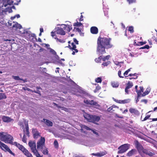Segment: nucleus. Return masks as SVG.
Returning <instances> with one entry per match:
<instances>
[{"mask_svg":"<svg viewBox=\"0 0 157 157\" xmlns=\"http://www.w3.org/2000/svg\"><path fill=\"white\" fill-rule=\"evenodd\" d=\"M110 38L98 37L97 41V52L99 55H102L106 53L105 49L112 48L113 45L111 43Z\"/></svg>","mask_w":157,"mask_h":157,"instance_id":"obj_1","label":"nucleus"},{"mask_svg":"<svg viewBox=\"0 0 157 157\" xmlns=\"http://www.w3.org/2000/svg\"><path fill=\"white\" fill-rule=\"evenodd\" d=\"M0 139L6 143L13 144V138L10 135L4 132H0Z\"/></svg>","mask_w":157,"mask_h":157,"instance_id":"obj_2","label":"nucleus"},{"mask_svg":"<svg viewBox=\"0 0 157 157\" xmlns=\"http://www.w3.org/2000/svg\"><path fill=\"white\" fill-rule=\"evenodd\" d=\"M28 145L30 147L32 152L36 157H43V155H40L38 150L36 149V145L35 141L30 140L28 143Z\"/></svg>","mask_w":157,"mask_h":157,"instance_id":"obj_3","label":"nucleus"},{"mask_svg":"<svg viewBox=\"0 0 157 157\" xmlns=\"http://www.w3.org/2000/svg\"><path fill=\"white\" fill-rule=\"evenodd\" d=\"M85 119L89 122H93L94 123H96V122H98L100 120V118L99 116L94 115H90L87 114L84 116Z\"/></svg>","mask_w":157,"mask_h":157,"instance_id":"obj_4","label":"nucleus"},{"mask_svg":"<svg viewBox=\"0 0 157 157\" xmlns=\"http://www.w3.org/2000/svg\"><path fill=\"white\" fill-rule=\"evenodd\" d=\"M130 145V144H125L120 146L118 148L119 151H118L117 153L122 154L125 152L129 149Z\"/></svg>","mask_w":157,"mask_h":157,"instance_id":"obj_5","label":"nucleus"},{"mask_svg":"<svg viewBox=\"0 0 157 157\" xmlns=\"http://www.w3.org/2000/svg\"><path fill=\"white\" fill-rule=\"evenodd\" d=\"M73 40L74 43L73 42L71 43V46L70 45H68V47L70 48V49L72 50V51H73L72 53V54L73 55H75L76 52L77 53L78 52V50L76 48V47L75 45V43L76 44H78V41L75 38H74Z\"/></svg>","mask_w":157,"mask_h":157,"instance_id":"obj_6","label":"nucleus"},{"mask_svg":"<svg viewBox=\"0 0 157 157\" xmlns=\"http://www.w3.org/2000/svg\"><path fill=\"white\" fill-rule=\"evenodd\" d=\"M45 139L44 137H41L40 139L37 143V149H43L45 148Z\"/></svg>","mask_w":157,"mask_h":157,"instance_id":"obj_7","label":"nucleus"},{"mask_svg":"<svg viewBox=\"0 0 157 157\" xmlns=\"http://www.w3.org/2000/svg\"><path fill=\"white\" fill-rule=\"evenodd\" d=\"M0 147L3 150L6 151H8L12 155L15 156V154L8 147L6 144L0 141Z\"/></svg>","mask_w":157,"mask_h":157,"instance_id":"obj_8","label":"nucleus"},{"mask_svg":"<svg viewBox=\"0 0 157 157\" xmlns=\"http://www.w3.org/2000/svg\"><path fill=\"white\" fill-rule=\"evenodd\" d=\"M113 100L117 103L119 104H125L129 103L130 101V100L129 99H124L123 100H118L114 98H113Z\"/></svg>","mask_w":157,"mask_h":157,"instance_id":"obj_9","label":"nucleus"},{"mask_svg":"<svg viewBox=\"0 0 157 157\" xmlns=\"http://www.w3.org/2000/svg\"><path fill=\"white\" fill-rule=\"evenodd\" d=\"M55 32L57 34L61 35H64L66 34L65 32L63 30V28L59 27L56 28Z\"/></svg>","mask_w":157,"mask_h":157,"instance_id":"obj_10","label":"nucleus"},{"mask_svg":"<svg viewBox=\"0 0 157 157\" xmlns=\"http://www.w3.org/2000/svg\"><path fill=\"white\" fill-rule=\"evenodd\" d=\"M32 132L33 135L34 139H36L40 136V133L36 128H33Z\"/></svg>","mask_w":157,"mask_h":157,"instance_id":"obj_11","label":"nucleus"},{"mask_svg":"<svg viewBox=\"0 0 157 157\" xmlns=\"http://www.w3.org/2000/svg\"><path fill=\"white\" fill-rule=\"evenodd\" d=\"M62 25L63 26V30H65L66 32H69L72 29L71 25H68L63 24Z\"/></svg>","mask_w":157,"mask_h":157,"instance_id":"obj_12","label":"nucleus"},{"mask_svg":"<svg viewBox=\"0 0 157 157\" xmlns=\"http://www.w3.org/2000/svg\"><path fill=\"white\" fill-rule=\"evenodd\" d=\"M14 144L23 152L26 148L22 145L20 144L17 142H15Z\"/></svg>","mask_w":157,"mask_h":157,"instance_id":"obj_13","label":"nucleus"},{"mask_svg":"<svg viewBox=\"0 0 157 157\" xmlns=\"http://www.w3.org/2000/svg\"><path fill=\"white\" fill-rule=\"evenodd\" d=\"M90 31L92 34H96L98 33V30L97 27L96 26H92L90 28Z\"/></svg>","mask_w":157,"mask_h":157,"instance_id":"obj_14","label":"nucleus"},{"mask_svg":"<svg viewBox=\"0 0 157 157\" xmlns=\"http://www.w3.org/2000/svg\"><path fill=\"white\" fill-rule=\"evenodd\" d=\"M129 112L132 114H133L136 116H138L140 114V112L136 109L133 108H130L129 109Z\"/></svg>","mask_w":157,"mask_h":157,"instance_id":"obj_15","label":"nucleus"},{"mask_svg":"<svg viewBox=\"0 0 157 157\" xmlns=\"http://www.w3.org/2000/svg\"><path fill=\"white\" fill-rule=\"evenodd\" d=\"M14 23L12 26V27L13 29L15 30H17L18 29H21L22 28L21 26L16 22H13Z\"/></svg>","mask_w":157,"mask_h":157,"instance_id":"obj_16","label":"nucleus"},{"mask_svg":"<svg viewBox=\"0 0 157 157\" xmlns=\"http://www.w3.org/2000/svg\"><path fill=\"white\" fill-rule=\"evenodd\" d=\"M2 120L4 122L6 123L10 122L13 121V119L10 117L4 116L2 117Z\"/></svg>","mask_w":157,"mask_h":157,"instance_id":"obj_17","label":"nucleus"},{"mask_svg":"<svg viewBox=\"0 0 157 157\" xmlns=\"http://www.w3.org/2000/svg\"><path fill=\"white\" fill-rule=\"evenodd\" d=\"M42 121L44 122L46 125L48 126H52L53 125L52 122L48 120L43 119V121Z\"/></svg>","mask_w":157,"mask_h":157,"instance_id":"obj_18","label":"nucleus"},{"mask_svg":"<svg viewBox=\"0 0 157 157\" xmlns=\"http://www.w3.org/2000/svg\"><path fill=\"white\" fill-rule=\"evenodd\" d=\"M136 152V149H132L128 152L127 154V156H131L135 154Z\"/></svg>","mask_w":157,"mask_h":157,"instance_id":"obj_19","label":"nucleus"},{"mask_svg":"<svg viewBox=\"0 0 157 157\" xmlns=\"http://www.w3.org/2000/svg\"><path fill=\"white\" fill-rule=\"evenodd\" d=\"M23 153L27 157H33L32 154L26 149L23 151Z\"/></svg>","mask_w":157,"mask_h":157,"instance_id":"obj_20","label":"nucleus"},{"mask_svg":"<svg viewBox=\"0 0 157 157\" xmlns=\"http://www.w3.org/2000/svg\"><path fill=\"white\" fill-rule=\"evenodd\" d=\"M143 152L144 153L146 154V155H148L150 156H152L154 155L153 153L148 151L146 149H144L143 151Z\"/></svg>","mask_w":157,"mask_h":157,"instance_id":"obj_21","label":"nucleus"},{"mask_svg":"<svg viewBox=\"0 0 157 157\" xmlns=\"http://www.w3.org/2000/svg\"><path fill=\"white\" fill-rule=\"evenodd\" d=\"M119 108L118 106L115 105H113L112 106L109 107L108 109H107V111L108 112H111V111L113 109L116 108L117 109H118Z\"/></svg>","mask_w":157,"mask_h":157,"instance_id":"obj_22","label":"nucleus"},{"mask_svg":"<svg viewBox=\"0 0 157 157\" xmlns=\"http://www.w3.org/2000/svg\"><path fill=\"white\" fill-rule=\"evenodd\" d=\"M111 84L113 87H117L119 85V83L115 81L112 82Z\"/></svg>","mask_w":157,"mask_h":157,"instance_id":"obj_23","label":"nucleus"},{"mask_svg":"<svg viewBox=\"0 0 157 157\" xmlns=\"http://www.w3.org/2000/svg\"><path fill=\"white\" fill-rule=\"evenodd\" d=\"M136 148L138 150L141 149L142 147V145L140 144L138 141H136Z\"/></svg>","mask_w":157,"mask_h":157,"instance_id":"obj_24","label":"nucleus"},{"mask_svg":"<svg viewBox=\"0 0 157 157\" xmlns=\"http://www.w3.org/2000/svg\"><path fill=\"white\" fill-rule=\"evenodd\" d=\"M110 62L109 61H108L107 62H104L101 64L102 67L103 68L105 66H107L109 64H110Z\"/></svg>","mask_w":157,"mask_h":157,"instance_id":"obj_25","label":"nucleus"},{"mask_svg":"<svg viewBox=\"0 0 157 157\" xmlns=\"http://www.w3.org/2000/svg\"><path fill=\"white\" fill-rule=\"evenodd\" d=\"M6 98V96L5 93H0V100Z\"/></svg>","mask_w":157,"mask_h":157,"instance_id":"obj_26","label":"nucleus"},{"mask_svg":"<svg viewBox=\"0 0 157 157\" xmlns=\"http://www.w3.org/2000/svg\"><path fill=\"white\" fill-rule=\"evenodd\" d=\"M42 151L43 154L44 155H47L48 154V151L47 150V148L45 147V148L43 149H41Z\"/></svg>","mask_w":157,"mask_h":157,"instance_id":"obj_27","label":"nucleus"},{"mask_svg":"<svg viewBox=\"0 0 157 157\" xmlns=\"http://www.w3.org/2000/svg\"><path fill=\"white\" fill-rule=\"evenodd\" d=\"M133 86V83L132 82H130V81H128V83L127 84L126 86V87L128 89H129L131 88Z\"/></svg>","mask_w":157,"mask_h":157,"instance_id":"obj_28","label":"nucleus"},{"mask_svg":"<svg viewBox=\"0 0 157 157\" xmlns=\"http://www.w3.org/2000/svg\"><path fill=\"white\" fill-rule=\"evenodd\" d=\"M102 59V56H100L97 58H96L95 59V61L96 62L98 63L99 62H101V61Z\"/></svg>","mask_w":157,"mask_h":157,"instance_id":"obj_29","label":"nucleus"},{"mask_svg":"<svg viewBox=\"0 0 157 157\" xmlns=\"http://www.w3.org/2000/svg\"><path fill=\"white\" fill-rule=\"evenodd\" d=\"M92 101H93V100H84V102L87 105H91L93 102H92Z\"/></svg>","mask_w":157,"mask_h":157,"instance_id":"obj_30","label":"nucleus"},{"mask_svg":"<svg viewBox=\"0 0 157 157\" xmlns=\"http://www.w3.org/2000/svg\"><path fill=\"white\" fill-rule=\"evenodd\" d=\"M106 153L105 152H100L98 153V157H101L104 156L105 155Z\"/></svg>","mask_w":157,"mask_h":157,"instance_id":"obj_31","label":"nucleus"},{"mask_svg":"<svg viewBox=\"0 0 157 157\" xmlns=\"http://www.w3.org/2000/svg\"><path fill=\"white\" fill-rule=\"evenodd\" d=\"M7 4L4 5L5 7H6L8 5H10L12 4L13 2L12 0H7Z\"/></svg>","mask_w":157,"mask_h":157,"instance_id":"obj_32","label":"nucleus"},{"mask_svg":"<svg viewBox=\"0 0 157 157\" xmlns=\"http://www.w3.org/2000/svg\"><path fill=\"white\" fill-rule=\"evenodd\" d=\"M150 90L147 89L142 94V96L144 97L146 95L148 94L150 92Z\"/></svg>","mask_w":157,"mask_h":157,"instance_id":"obj_33","label":"nucleus"},{"mask_svg":"<svg viewBox=\"0 0 157 157\" xmlns=\"http://www.w3.org/2000/svg\"><path fill=\"white\" fill-rule=\"evenodd\" d=\"M92 102H93L91 105V106H93L94 107H99L100 106L98 104V103L96 101H94L93 100V101H92Z\"/></svg>","mask_w":157,"mask_h":157,"instance_id":"obj_34","label":"nucleus"},{"mask_svg":"<svg viewBox=\"0 0 157 157\" xmlns=\"http://www.w3.org/2000/svg\"><path fill=\"white\" fill-rule=\"evenodd\" d=\"M73 25L75 26L80 27L82 25V24L80 22H77L75 23Z\"/></svg>","mask_w":157,"mask_h":157,"instance_id":"obj_35","label":"nucleus"},{"mask_svg":"<svg viewBox=\"0 0 157 157\" xmlns=\"http://www.w3.org/2000/svg\"><path fill=\"white\" fill-rule=\"evenodd\" d=\"M67 81L68 83H70L72 85H73L75 84V82L69 77V78L67 79Z\"/></svg>","mask_w":157,"mask_h":157,"instance_id":"obj_36","label":"nucleus"},{"mask_svg":"<svg viewBox=\"0 0 157 157\" xmlns=\"http://www.w3.org/2000/svg\"><path fill=\"white\" fill-rule=\"evenodd\" d=\"M110 55H108L105 56L104 57H102V60L103 61H105L106 60H108L110 58Z\"/></svg>","mask_w":157,"mask_h":157,"instance_id":"obj_37","label":"nucleus"},{"mask_svg":"<svg viewBox=\"0 0 157 157\" xmlns=\"http://www.w3.org/2000/svg\"><path fill=\"white\" fill-rule=\"evenodd\" d=\"M55 31L54 32H53V31H52L51 32V36L54 38L55 39H56L57 38V36L56 34L55 33Z\"/></svg>","mask_w":157,"mask_h":157,"instance_id":"obj_38","label":"nucleus"},{"mask_svg":"<svg viewBox=\"0 0 157 157\" xmlns=\"http://www.w3.org/2000/svg\"><path fill=\"white\" fill-rule=\"evenodd\" d=\"M128 31L130 32V33H133L134 32L133 27L132 26H129L128 28Z\"/></svg>","mask_w":157,"mask_h":157,"instance_id":"obj_39","label":"nucleus"},{"mask_svg":"<svg viewBox=\"0 0 157 157\" xmlns=\"http://www.w3.org/2000/svg\"><path fill=\"white\" fill-rule=\"evenodd\" d=\"M95 81L97 83H101L102 81L101 78V77H98L95 79Z\"/></svg>","mask_w":157,"mask_h":157,"instance_id":"obj_40","label":"nucleus"},{"mask_svg":"<svg viewBox=\"0 0 157 157\" xmlns=\"http://www.w3.org/2000/svg\"><path fill=\"white\" fill-rule=\"evenodd\" d=\"M54 144L56 148H58L59 147V144L57 141L55 140L54 142Z\"/></svg>","mask_w":157,"mask_h":157,"instance_id":"obj_41","label":"nucleus"},{"mask_svg":"<svg viewBox=\"0 0 157 157\" xmlns=\"http://www.w3.org/2000/svg\"><path fill=\"white\" fill-rule=\"evenodd\" d=\"M13 77L14 79L16 80H23L22 79L20 78L18 76H13Z\"/></svg>","mask_w":157,"mask_h":157,"instance_id":"obj_42","label":"nucleus"},{"mask_svg":"<svg viewBox=\"0 0 157 157\" xmlns=\"http://www.w3.org/2000/svg\"><path fill=\"white\" fill-rule=\"evenodd\" d=\"M136 92L137 93V95L138 97H140L141 96H142V92L140 90H136Z\"/></svg>","mask_w":157,"mask_h":157,"instance_id":"obj_43","label":"nucleus"},{"mask_svg":"<svg viewBox=\"0 0 157 157\" xmlns=\"http://www.w3.org/2000/svg\"><path fill=\"white\" fill-rule=\"evenodd\" d=\"M48 49L50 50V52L52 53V54L54 55H56V52L53 49L51 48H48Z\"/></svg>","mask_w":157,"mask_h":157,"instance_id":"obj_44","label":"nucleus"},{"mask_svg":"<svg viewBox=\"0 0 157 157\" xmlns=\"http://www.w3.org/2000/svg\"><path fill=\"white\" fill-rule=\"evenodd\" d=\"M26 140L27 139L25 136V134H24L23 137L22 138V141L23 142L25 143L26 142Z\"/></svg>","mask_w":157,"mask_h":157,"instance_id":"obj_45","label":"nucleus"},{"mask_svg":"<svg viewBox=\"0 0 157 157\" xmlns=\"http://www.w3.org/2000/svg\"><path fill=\"white\" fill-rule=\"evenodd\" d=\"M150 117V115H147L146 116L145 118L143 120H142V121H146L147 119H149Z\"/></svg>","mask_w":157,"mask_h":157,"instance_id":"obj_46","label":"nucleus"},{"mask_svg":"<svg viewBox=\"0 0 157 157\" xmlns=\"http://www.w3.org/2000/svg\"><path fill=\"white\" fill-rule=\"evenodd\" d=\"M82 127L84 129H85L87 130H91V128H89L88 127H87V126L85 125H83V126Z\"/></svg>","mask_w":157,"mask_h":157,"instance_id":"obj_47","label":"nucleus"},{"mask_svg":"<svg viewBox=\"0 0 157 157\" xmlns=\"http://www.w3.org/2000/svg\"><path fill=\"white\" fill-rule=\"evenodd\" d=\"M73 157H85L84 156L82 155H78L75 154L73 156Z\"/></svg>","mask_w":157,"mask_h":157,"instance_id":"obj_48","label":"nucleus"},{"mask_svg":"<svg viewBox=\"0 0 157 157\" xmlns=\"http://www.w3.org/2000/svg\"><path fill=\"white\" fill-rule=\"evenodd\" d=\"M127 2L129 3V4L135 3L136 2V0H127Z\"/></svg>","mask_w":157,"mask_h":157,"instance_id":"obj_49","label":"nucleus"},{"mask_svg":"<svg viewBox=\"0 0 157 157\" xmlns=\"http://www.w3.org/2000/svg\"><path fill=\"white\" fill-rule=\"evenodd\" d=\"M121 71H120V70L118 72V76H119V77L120 78H124V76L121 75Z\"/></svg>","mask_w":157,"mask_h":157,"instance_id":"obj_50","label":"nucleus"},{"mask_svg":"<svg viewBox=\"0 0 157 157\" xmlns=\"http://www.w3.org/2000/svg\"><path fill=\"white\" fill-rule=\"evenodd\" d=\"M26 131H29L28 124L27 123L25 124Z\"/></svg>","mask_w":157,"mask_h":157,"instance_id":"obj_51","label":"nucleus"},{"mask_svg":"<svg viewBox=\"0 0 157 157\" xmlns=\"http://www.w3.org/2000/svg\"><path fill=\"white\" fill-rule=\"evenodd\" d=\"M115 64L116 65H117V66H119L120 67H121V65L120 64V62H117V61H116L115 62Z\"/></svg>","mask_w":157,"mask_h":157,"instance_id":"obj_52","label":"nucleus"},{"mask_svg":"<svg viewBox=\"0 0 157 157\" xmlns=\"http://www.w3.org/2000/svg\"><path fill=\"white\" fill-rule=\"evenodd\" d=\"M144 47V49H148L150 47L148 45H146Z\"/></svg>","mask_w":157,"mask_h":157,"instance_id":"obj_53","label":"nucleus"},{"mask_svg":"<svg viewBox=\"0 0 157 157\" xmlns=\"http://www.w3.org/2000/svg\"><path fill=\"white\" fill-rule=\"evenodd\" d=\"M7 11H9V13L12 12V8L11 7L8 8H7Z\"/></svg>","mask_w":157,"mask_h":157,"instance_id":"obj_54","label":"nucleus"},{"mask_svg":"<svg viewBox=\"0 0 157 157\" xmlns=\"http://www.w3.org/2000/svg\"><path fill=\"white\" fill-rule=\"evenodd\" d=\"M75 29L76 31H78L79 33H80L81 32V29L78 28H75Z\"/></svg>","mask_w":157,"mask_h":157,"instance_id":"obj_55","label":"nucleus"},{"mask_svg":"<svg viewBox=\"0 0 157 157\" xmlns=\"http://www.w3.org/2000/svg\"><path fill=\"white\" fill-rule=\"evenodd\" d=\"M137 75V74L136 73H135L134 74H129V75H128V76H136V75Z\"/></svg>","mask_w":157,"mask_h":157,"instance_id":"obj_56","label":"nucleus"},{"mask_svg":"<svg viewBox=\"0 0 157 157\" xmlns=\"http://www.w3.org/2000/svg\"><path fill=\"white\" fill-rule=\"evenodd\" d=\"M141 102H144L145 104H146L147 102V101L146 99H143L141 100Z\"/></svg>","mask_w":157,"mask_h":157,"instance_id":"obj_57","label":"nucleus"},{"mask_svg":"<svg viewBox=\"0 0 157 157\" xmlns=\"http://www.w3.org/2000/svg\"><path fill=\"white\" fill-rule=\"evenodd\" d=\"M129 89L127 88V87H126L125 89V91L126 93L127 94H128V89Z\"/></svg>","mask_w":157,"mask_h":157,"instance_id":"obj_58","label":"nucleus"},{"mask_svg":"<svg viewBox=\"0 0 157 157\" xmlns=\"http://www.w3.org/2000/svg\"><path fill=\"white\" fill-rule=\"evenodd\" d=\"M128 71H126L124 73V75L126 77L127 76H126V75H127L128 74Z\"/></svg>","mask_w":157,"mask_h":157,"instance_id":"obj_59","label":"nucleus"},{"mask_svg":"<svg viewBox=\"0 0 157 157\" xmlns=\"http://www.w3.org/2000/svg\"><path fill=\"white\" fill-rule=\"evenodd\" d=\"M116 116L118 117V118H121V119H122L123 118V117H122V116H119L117 114H116Z\"/></svg>","mask_w":157,"mask_h":157,"instance_id":"obj_60","label":"nucleus"},{"mask_svg":"<svg viewBox=\"0 0 157 157\" xmlns=\"http://www.w3.org/2000/svg\"><path fill=\"white\" fill-rule=\"evenodd\" d=\"M140 90L142 92H143L144 91L143 90V87L142 86H140Z\"/></svg>","mask_w":157,"mask_h":157,"instance_id":"obj_61","label":"nucleus"},{"mask_svg":"<svg viewBox=\"0 0 157 157\" xmlns=\"http://www.w3.org/2000/svg\"><path fill=\"white\" fill-rule=\"evenodd\" d=\"M83 16L82 15H81L80 16V17L79 19V21H83Z\"/></svg>","mask_w":157,"mask_h":157,"instance_id":"obj_62","label":"nucleus"},{"mask_svg":"<svg viewBox=\"0 0 157 157\" xmlns=\"http://www.w3.org/2000/svg\"><path fill=\"white\" fill-rule=\"evenodd\" d=\"M134 44L135 46H138V43H137L136 42V41L135 40V41H134Z\"/></svg>","mask_w":157,"mask_h":157,"instance_id":"obj_63","label":"nucleus"},{"mask_svg":"<svg viewBox=\"0 0 157 157\" xmlns=\"http://www.w3.org/2000/svg\"><path fill=\"white\" fill-rule=\"evenodd\" d=\"M93 132L94 133L96 134V135H98V133L97 132H96L95 131L93 130H92Z\"/></svg>","mask_w":157,"mask_h":157,"instance_id":"obj_64","label":"nucleus"}]
</instances>
